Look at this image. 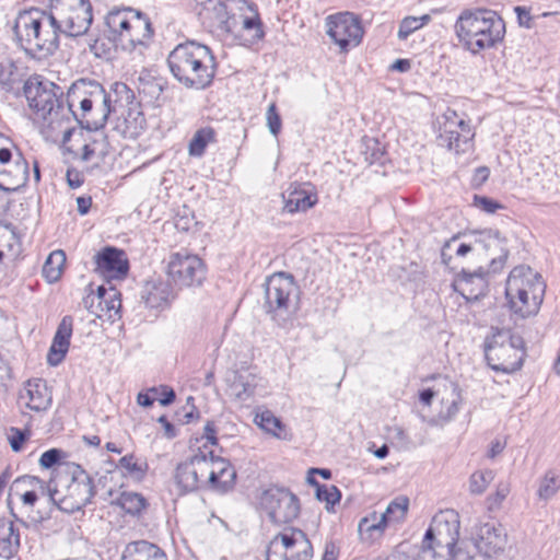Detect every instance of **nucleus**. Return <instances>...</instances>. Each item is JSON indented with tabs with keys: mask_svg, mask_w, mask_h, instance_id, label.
Returning <instances> with one entry per match:
<instances>
[{
	"mask_svg": "<svg viewBox=\"0 0 560 560\" xmlns=\"http://www.w3.org/2000/svg\"><path fill=\"white\" fill-rule=\"evenodd\" d=\"M173 77L186 89L205 90L215 77L217 60L211 49L195 40L178 44L167 57Z\"/></svg>",
	"mask_w": 560,
	"mask_h": 560,
	"instance_id": "1",
	"label": "nucleus"
},
{
	"mask_svg": "<svg viewBox=\"0 0 560 560\" xmlns=\"http://www.w3.org/2000/svg\"><path fill=\"white\" fill-rule=\"evenodd\" d=\"M13 31L21 47L38 59L52 55L59 47L61 31L49 12L38 9L20 12Z\"/></svg>",
	"mask_w": 560,
	"mask_h": 560,
	"instance_id": "2",
	"label": "nucleus"
},
{
	"mask_svg": "<svg viewBox=\"0 0 560 560\" xmlns=\"http://www.w3.org/2000/svg\"><path fill=\"white\" fill-rule=\"evenodd\" d=\"M455 33L464 48L478 54L503 39L505 24L492 10H465L455 23Z\"/></svg>",
	"mask_w": 560,
	"mask_h": 560,
	"instance_id": "3",
	"label": "nucleus"
},
{
	"mask_svg": "<svg viewBox=\"0 0 560 560\" xmlns=\"http://www.w3.org/2000/svg\"><path fill=\"white\" fill-rule=\"evenodd\" d=\"M23 92L30 108L39 118L47 120L48 126L52 129L61 127L65 121L70 120L73 100L69 101L66 106L63 91L57 84L35 75L25 81Z\"/></svg>",
	"mask_w": 560,
	"mask_h": 560,
	"instance_id": "4",
	"label": "nucleus"
},
{
	"mask_svg": "<svg viewBox=\"0 0 560 560\" xmlns=\"http://www.w3.org/2000/svg\"><path fill=\"white\" fill-rule=\"evenodd\" d=\"M546 284L541 276L528 266H516L510 272L505 295L511 310L527 317L536 314L542 302Z\"/></svg>",
	"mask_w": 560,
	"mask_h": 560,
	"instance_id": "5",
	"label": "nucleus"
},
{
	"mask_svg": "<svg viewBox=\"0 0 560 560\" xmlns=\"http://www.w3.org/2000/svg\"><path fill=\"white\" fill-rule=\"evenodd\" d=\"M55 489L57 506L67 513L82 510L95 495V487L92 477L79 465H67L62 470L56 471Z\"/></svg>",
	"mask_w": 560,
	"mask_h": 560,
	"instance_id": "6",
	"label": "nucleus"
},
{
	"mask_svg": "<svg viewBox=\"0 0 560 560\" xmlns=\"http://www.w3.org/2000/svg\"><path fill=\"white\" fill-rule=\"evenodd\" d=\"M108 38L124 50H132L137 45H144L153 31L149 19L132 9H115L105 18Z\"/></svg>",
	"mask_w": 560,
	"mask_h": 560,
	"instance_id": "7",
	"label": "nucleus"
},
{
	"mask_svg": "<svg viewBox=\"0 0 560 560\" xmlns=\"http://www.w3.org/2000/svg\"><path fill=\"white\" fill-rule=\"evenodd\" d=\"M485 355L488 365L506 374L518 371L525 358L524 341L510 329L492 328L491 336L485 342Z\"/></svg>",
	"mask_w": 560,
	"mask_h": 560,
	"instance_id": "8",
	"label": "nucleus"
},
{
	"mask_svg": "<svg viewBox=\"0 0 560 560\" xmlns=\"http://www.w3.org/2000/svg\"><path fill=\"white\" fill-rule=\"evenodd\" d=\"M69 97L80 98L81 116L86 129H103L109 115L116 110L112 94L93 81L81 80L72 85Z\"/></svg>",
	"mask_w": 560,
	"mask_h": 560,
	"instance_id": "9",
	"label": "nucleus"
},
{
	"mask_svg": "<svg viewBox=\"0 0 560 560\" xmlns=\"http://www.w3.org/2000/svg\"><path fill=\"white\" fill-rule=\"evenodd\" d=\"M459 538V520L454 511H444L436 514L424 534L422 542L427 546H435L446 552L452 560H472L462 549L455 550Z\"/></svg>",
	"mask_w": 560,
	"mask_h": 560,
	"instance_id": "10",
	"label": "nucleus"
},
{
	"mask_svg": "<svg viewBox=\"0 0 560 560\" xmlns=\"http://www.w3.org/2000/svg\"><path fill=\"white\" fill-rule=\"evenodd\" d=\"M49 14L62 34L77 37L89 30L93 16L89 0H50Z\"/></svg>",
	"mask_w": 560,
	"mask_h": 560,
	"instance_id": "11",
	"label": "nucleus"
},
{
	"mask_svg": "<svg viewBox=\"0 0 560 560\" xmlns=\"http://www.w3.org/2000/svg\"><path fill=\"white\" fill-rule=\"evenodd\" d=\"M471 241L460 243L455 248L458 257L466 256L469 252L487 253L491 258L489 262V271L493 273L500 272L508 259L509 249L508 241L497 230H485L471 233Z\"/></svg>",
	"mask_w": 560,
	"mask_h": 560,
	"instance_id": "12",
	"label": "nucleus"
},
{
	"mask_svg": "<svg viewBox=\"0 0 560 560\" xmlns=\"http://www.w3.org/2000/svg\"><path fill=\"white\" fill-rule=\"evenodd\" d=\"M438 126L436 141L440 147L457 154L472 149L475 132L471 129L470 120L460 117L454 109L447 108L438 118Z\"/></svg>",
	"mask_w": 560,
	"mask_h": 560,
	"instance_id": "13",
	"label": "nucleus"
},
{
	"mask_svg": "<svg viewBox=\"0 0 560 560\" xmlns=\"http://www.w3.org/2000/svg\"><path fill=\"white\" fill-rule=\"evenodd\" d=\"M313 547L306 534L299 528H290L278 534L267 549V560H311Z\"/></svg>",
	"mask_w": 560,
	"mask_h": 560,
	"instance_id": "14",
	"label": "nucleus"
},
{
	"mask_svg": "<svg viewBox=\"0 0 560 560\" xmlns=\"http://www.w3.org/2000/svg\"><path fill=\"white\" fill-rule=\"evenodd\" d=\"M299 287L294 277L280 271L267 278L265 282V308L267 313L288 312L298 298Z\"/></svg>",
	"mask_w": 560,
	"mask_h": 560,
	"instance_id": "15",
	"label": "nucleus"
},
{
	"mask_svg": "<svg viewBox=\"0 0 560 560\" xmlns=\"http://www.w3.org/2000/svg\"><path fill=\"white\" fill-rule=\"evenodd\" d=\"M260 506L275 524H287L300 513V503L295 494L283 488H269L260 497Z\"/></svg>",
	"mask_w": 560,
	"mask_h": 560,
	"instance_id": "16",
	"label": "nucleus"
},
{
	"mask_svg": "<svg viewBox=\"0 0 560 560\" xmlns=\"http://www.w3.org/2000/svg\"><path fill=\"white\" fill-rule=\"evenodd\" d=\"M206 265L197 255L174 253L167 264V276L175 285L199 287L206 279Z\"/></svg>",
	"mask_w": 560,
	"mask_h": 560,
	"instance_id": "17",
	"label": "nucleus"
},
{
	"mask_svg": "<svg viewBox=\"0 0 560 560\" xmlns=\"http://www.w3.org/2000/svg\"><path fill=\"white\" fill-rule=\"evenodd\" d=\"M326 33L331 40L346 52L351 45L358 46L363 37V28L358 15L352 12H339L325 19Z\"/></svg>",
	"mask_w": 560,
	"mask_h": 560,
	"instance_id": "18",
	"label": "nucleus"
},
{
	"mask_svg": "<svg viewBox=\"0 0 560 560\" xmlns=\"http://www.w3.org/2000/svg\"><path fill=\"white\" fill-rule=\"evenodd\" d=\"M94 264V272L107 280L122 279L129 269L124 250L112 246L95 254Z\"/></svg>",
	"mask_w": 560,
	"mask_h": 560,
	"instance_id": "19",
	"label": "nucleus"
},
{
	"mask_svg": "<svg viewBox=\"0 0 560 560\" xmlns=\"http://www.w3.org/2000/svg\"><path fill=\"white\" fill-rule=\"evenodd\" d=\"M475 546L485 557H493L503 551L506 544V533L501 525L481 524L474 538Z\"/></svg>",
	"mask_w": 560,
	"mask_h": 560,
	"instance_id": "20",
	"label": "nucleus"
},
{
	"mask_svg": "<svg viewBox=\"0 0 560 560\" xmlns=\"http://www.w3.org/2000/svg\"><path fill=\"white\" fill-rule=\"evenodd\" d=\"M174 298L172 285L162 279L147 281L141 291V300L151 310L162 311L168 307Z\"/></svg>",
	"mask_w": 560,
	"mask_h": 560,
	"instance_id": "21",
	"label": "nucleus"
},
{
	"mask_svg": "<svg viewBox=\"0 0 560 560\" xmlns=\"http://www.w3.org/2000/svg\"><path fill=\"white\" fill-rule=\"evenodd\" d=\"M19 400L24 402L27 408L34 411L47 410L52 401L46 382L42 378L27 381L20 390Z\"/></svg>",
	"mask_w": 560,
	"mask_h": 560,
	"instance_id": "22",
	"label": "nucleus"
},
{
	"mask_svg": "<svg viewBox=\"0 0 560 560\" xmlns=\"http://www.w3.org/2000/svg\"><path fill=\"white\" fill-rule=\"evenodd\" d=\"M72 329L73 318L70 315L63 316L47 354V361L51 366H57L65 359L70 346Z\"/></svg>",
	"mask_w": 560,
	"mask_h": 560,
	"instance_id": "23",
	"label": "nucleus"
},
{
	"mask_svg": "<svg viewBox=\"0 0 560 560\" xmlns=\"http://www.w3.org/2000/svg\"><path fill=\"white\" fill-rule=\"evenodd\" d=\"M489 273L493 272L489 271V269L486 271L482 267L478 268V270L474 272L463 270L460 275L463 295L474 301L486 295L488 291V280L486 276Z\"/></svg>",
	"mask_w": 560,
	"mask_h": 560,
	"instance_id": "24",
	"label": "nucleus"
},
{
	"mask_svg": "<svg viewBox=\"0 0 560 560\" xmlns=\"http://www.w3.org/2000/svg\"><path fill=\"white\" fill-rule=\"evenodd\" d=\"M282 197L288 213L304 212L317 202L315 192L301 187H290Z\"/></svg>",
	"mask_w": 560,
	"mask_h": 560,
	"instance_id": "25",
	"label": "nucleus"
},
{
	"mask_svg": "<svg viewBox=\"0 0 560 560\" xmlns=\"http://www.w3.org/2000/svg\"><path fill=\"white\" fill-rule=\"evenodd\" d=\"M202 7L200 15L209 20L212 26L230 32V13L223 0H200Z\"/></svg>",
	"mask_w": 560,
	"mask_h": 560,
	"instance_id": "26",
	"label": "nucleus"
},
{
	"mask_svg": "<svg viewBox=\"0 0 560 560\" xmlns=\"http://www.w3.org/2000/svg\"><path fill=\"white\" fill-rule=\"evenodd\" d=\"M122 560H167V557L158 545L138 540L126 547Z\"/></svg>",
	"mask_w": 560,
	"mask_h": 560,
	"instance_id": "27",
	"label": "nucleus"
},
{
	"mask_svg": "<svg viewBox=\"0 0 560 560\" xmlns=\"http://www.w3.org/2000/svg\"><path fill=\"white\" fill-rule=\"evenodd\" d=\"M214 458L215 456L212 451H206V445L191 456L192 466H195L200 486L210 485L211 487L215 480L217 475L213 471Z\"/></svg>",
	"mask_w": 560,
	"mask_h": 560,
	"instance_id": "28",
	"label": "nucleus"
},
{
	"mask_svg": "<svg viewBox=\"0 0 560 560\" xmlns=\"http://www.w3.org/2000/svg\"><path fill=\"white\" fill-rule=\"evenodd\" d=\"M20 547V534L13 526V521L0 518V557L9 558Z\"/></svg>",
	"mask_w": 560,
	"mask_h": 560,
	"instance_id": "29",
	"label": "nucleus"
},
{
	"mask_svg": "<svg viewBox=\"0 0 560 560\" xmlns=\"http://www.w3.org/2000/svg\"><path fill=\"white\" fill-rule=\"evenodd\" d=\"M213 471L217 475L211 488L220 491H226L233 487L236 478L235 469L223 458L215 457Z\"/></svg>",
	"mask_w": 560,
	"mask_h": 560,
	"instance_id": "30",
	"label": "nucleus"
},
{
	"mask_svg": "<svg viewBox=\"0 0 560 560\" xmlns=\"http://www.w3.org/2000/svg\"><path fill=\"white\" fill-rule=\"evenodd\" d=\"M174 478L182 492H190L200 487L191 457L176 467Z\"/></svg>",
	"mask_w": 560,
	"mask_h": 560,
	"instance_id": "31",
	"label": "nucleus"
},
{
	"mask_svg": "<svg viewBox=\"0 0 560 560\" xmlns=\"http://www.w3.org/2000/svg\"><path fill=\"white\" fill-rule=\"evenodd\" d=\"M217 141V132L212 127H203L198 129L188 144V153L190 156L201 158L208 144Z\"/></svg>",
	"mask_w": 560,
	"mask_h": 560,
	"instance_id": "32",
	"label": "nucleus"
},
{
	"mask_svg": "<svg viewBox=\"0 0 560 560\" xmlns=\"http://www.w3.org/2000/svg\"><path fill=\"white\" fill-rule=\"evenodd\" d=\"M16 483H25L30 488L34 489L38 495L42 497H48L49 500L57 505V497L58 494H55V489L58 490L59 487L56 483V474L54 477L50 478L48 482H45L40 478L36 476H23L21 478H18L15 480Z\"/></svg>",
	"mask_w": 560,
	"mask_h": 560,
	"instance_id": "33",
	"label": "nucleus"
},
{
	"mask_svg": "<svg viewBox=\"0 0 560 560\" xmlns=\"http://www.w3.org/2000/svg\"><path fill=\"white\" fill-rule=\"evenodd\" d=\"M386 527L385 522L382 521V515L372 512L360 520L358 532L362 539L372 540L376 536H381Z\"/></svg>",
	"mask_w": 560,
	"mask_h": 560,
	"instance_id": "34",
	"label": "nucleus"
},
{
	"mask_svg": "<svg viewBox=\"0 0 560 560\" xmlns=\"http://www.w3.org/2000/svg\"><path fill=\"white\" fill-rule=\"evenodd\" d=\"M65 264L66 254L63 250L56 249L51 252L43 266V276L49 283L58 281L62 275Z\"/></svg>",
	"mask_w": 560,
	"mask_h": 560,
	"instance_id": "35",
	"label": "nucleus"
},
{
	"mask_svg": "<svg viewBox=\"0 0 560 560\" xmlns=\"http://www.w3.org/2000/svg\"><path fill=\"white\" fill-rule=\"evenodd\" d=\"M408 506L409 500L407 497H397L388 504L385 512L381 513L382 521L385 522L386 526L401 522L407 515Z\"/></svg>",
	"mask_w": 560,
	"mask_h": 560,
	"instance_id": "36",
	"label": "nucleus"
},
{
	"mask_svg": "<svg viewBox=\"0 0 560 560\" xmlns=\"http://www.w3.org/2000/svg\"><path fill=\"white\" fill-rule=\"evenodd\" d=\"M117 504L130 515H139L147 506L145 499L137 493L131 491H124L117 499Z\"/></svg>",
	"mask_w": 560,
	"mask_h": 560,
	"instance_id": "37",
	"label": "nucleus"
},
{
	"mask_svg": "<svg viewBox=\"0 0 560 560\" xmlns=\"http://www.w3.org/2000/svg\"><path fill=\"white\" fill-rule=\"evenodd\" d=\"M231 387L238 399L246 400L247 398L254 395L256 387V377L250 373L246 375L237 374Z\"/></svg>",
	"mask_w": 560,
	"mask_h": 560,
	"instance_id": "38",
	"label": "nucleus"
},
{
	"mask_svg": "<svg viewBox=\"0 0 560 560\" xmlns=\"http://www.w3.org/2000/svg\"><path fill=\"white\" fill-rule=\"evenodd\" d=\"M256 423L267 433L282 438L284 425L279 418H277L271 411L266 410L256 416Z\"/></svg>",
	"mask_w": 560,
	"mask_h": 560,
	"instance_id": "39",
	"label": "nucleus"
},
{
	"mask_svg": "<svg viewBox=\"0 0 560 560\" xmlns=\"http://www.w3.org/2000/svg\"><path fill=\"white\" fill-rule=\"evenodd\" d=\"M431 21V16L429 14H424L420 18L417 16H407L405 18L399 25L398 30V38L405 40L408 38L417 30L421 28L425 24Z\"/></svg>",
	"mask_w": 560,
	"mask_h": 560,
	"instance_id": "40",
	"label": "nucleus"
},
{
	"mask_svg": "<svg viewBox=\"0 0 560 560\" xmlns=\"http://www.w3.org/2000/svg\"><path fill=\"white\" fill-rule=\"evenodd\" d=\"M493 479L494 471L491 469L474 472L469 480L470 492L472 494H482Z\"/></svg>",
	"mask_w": 560,
	"mask_h": 560,
	"instance_id": "41",
	"label": "nucleus"
},
{
	"mask_svg": "<svg viewBox=\"0 0 560 560\" xmlns=\"http://www.w3.org/2000/svg\"><path fill=\"white\" fill-rule=\"evenodd\" d=\"M125 125L124 133L135 137L145 127L144 115L138 109L129 108L128 115L125 117Z\"/></svg>",
	"mask_w": 560,
	"mask_h": 560,
	"instance_id": "42",
	"label": "nucleus"
},
{
	"mask_svg": "<svg viewBox=\"0 0 560 560\" xmlns=\"http://www.w3.org/2000/svg\"><path fill=\"white\" fill-rule=\"evenodd\" d=\"M315 497L318 501L326 502L327 505H334L340 501L341 493L336 486L323 485L316 489Z\"/></svg>",
	"mask_w": 560,
	"mask_h": 560,
	"instance_id": "43",
	"label": "nucleus"
},
{
	"mask_svg": "<svg viewBox=\"0 0 560 560\" xmlns=\"http://www.w3.org/2000/svg\"><path fill=\"white\" fill-rule=\"evenodd\" d=\"M165 86H166V82H164L161 79L153 78L151 80H148L143 84L142 93L148 94L152 98H155V101L160 105L161 103L164 102V97H162V94L164 92Z\"/></svg>",
	"mask_w": 560,
	"mask_h": 560,
	"instance_id": "44",
	"label": "nucleus"
},
{
	"mask_svg": "<svg viewBox=\"0 0 560 560\" xmlns=\"http://www.w3.org/2000/svg\"><path fill=\"white\" fill-rule=\"evenodd\" d=\"M120 293L110 287L108 290V296L103 301V311L108 313V318H113L114 315H118L121 307Z\"/></svg>",
	"mask_w": 560,
	"mask_h": 560,
	"instance_id": "45",
	"label": "nucleus"
},
{
	"mask_svg": "<svg viewBox=\"0 0 560 560\" xmlns=\"http://www.w3.org/2000/svg\"><path fill=\"white\" fill-rule=\"evenodd\" d=\"M406 560L412 559L406 556ZM413 560H452V558L446 556V552L435 548V546H427V544L422 542L421 550Z\"/></svg>",
	"mask_w": 560,
	"mask_h": 560,
	"instance_id": "46",
	"label": "nucleus"
},
{
	"mask_svg": "<svg viewBox=\"0 0 560 560\" xmlns=\"http://www.w3.org/2000/svg\"><path fill=\"white\" fill-rule=\"evenodd\" d=\"M243 28L246 31H253L252 43H257L262 39L265 32L259 14L256 12L254 16H247L243 20Z\"/></svg>",
	"mask_w": 560,
	"mask_h": 560,
	"instance_id": "47",
	"label": "nucleus"
},
{
	"mask_svg": "<svg viewBox=\"0 0 560 560\" xmlns=\"http://www.w3.org/2000/svg\"><path fill=\"white\" fill-rule=\"evenodd\" d=\"M94 132L88 139V142L96 150L98 155L105 156L108 153L109 143L107 136L102 129H92Z\"/></svg>",
	"mask_w": 560,
	"mask_h": 560,
	"instance_id": "48",
	"label": "nucleus"
},
{
	"mask_svg": "<svg viewBox=\"0 0 560 560\" xmlns=\"http://www.w3.org/2000/svg\"><path fill=\"white\" fill-rule=\"evenodd\" d=\"M119 467L126 469L130 475L141 478L144 475L147 465L139 464L135 456L129 454L119 459Z\"/></svg>",
	"mask_w": 560,
	"mask_h": 560,
	"instance_id": "49",
	"label": "nucleus"
},
{
	"mask_svg": "<svg viewBox=\"0 0 560 560\" xmlns=\"http://www.w3.org/2000/svg\"><path fill=\"white\" fill-rule=\"evenodd\" d=\"M112 92L116 95L117 100H115V103H122L126 104H132L135 100V94L129 86L124 82H115L112 85Z\"/></svg>",
	"mask_w": 560,
	"mask_h": 560,
	"instance_id": "50",
	"label": "nucleus"
},
{
	"mask_svg": "<svg viewBox=\"0 0 560 560\" xmlns=\"http://www.w3.org/2000/svg\"><path fill=\"white\" fill-rule=\"evenodd\" d=\"M560 481L553 476H546L539 487L538 494L541 499L551 498L559 489Z\"/></svg>",
	"mask_w": 560,
	"mask_h": 560,
	"instance_id": "51",
	"label": "nucleus"
},
{
	"mask_svg": "<svg viewBox=\"0 0 560 560\" xmlns=\"http://www.w3.org/2000/svg\"><path fill=\"white\" fill-rule=\"evenodd\" d=\"M30 433L27 431L12 427L10 429L9 442L13 452H20L23 444L28 440Z\"/></svg>",
	"mask_w": 560,
	"mask_h": 560,
	"instance_id": "52",
	"label": "nucleus"
},
{
	"mask_svg": "<svg viewBox=\"0 0 560 560\" xmlns=\"http://www.w3.org/2000/svg\"><path fill=\"white\" fill-rule=\"evenodd\" d=\"M267 126L269 131L277 136L281 130V118L278 114L277 106L275 103H271L266 113Z\"/></svg>",
	"mask_w": 560,
	"mask_h": 560,
	"instance_id": "53",
	"label": "nucleus"
},
{
	"mask_svg": "<svg viewBox=\"0 0 560 560\" xmlns=\"http://www.w3.org/2000/svg\"><path fill=\"white\" fill-rule=\"evenodd\" d=\"M61 455V450L50 448L42 454L39 465L44 468H51L60 460Z\"/></svg>",
	"mask_w": 560,
	"mask_h": 560,
	"instance_id": "54",
	"label": "nucleus"
},
{
	"mask_svg": "<svg viewBox=\"0 0 560 560\" xmlns=\"http://www.w3.org/2000/svg\"><path fill=\"white\" fill-rule=\"evenodd\" d=\"M475 206L487 213H494L498 209L503 208L498 201L483 196H475Z\"/></svg>",
	"mask_w": 560,
	"mask_h": 560,
	"instance_id": "55",
	"label": "nucleus"
},
{
	"mask_svg": "<svg viewBox=\"0 0 560 560\" xmlns=\"http://www.w3.org/2000/svg\"><path fill=\"white\" fill-rule=\"evenodd\" d=\"M89 290L90 292L82 299V304L84 308H86L90 313L96 315L97 317H102L103 315L98 313L100 306H97V300L95 298L92 284L89 285Z\"/></svg>",
	"mask_w": 560,
	"mask_h": 560,
	"instance_id": "56",
	"label": "nucleus"
},
{
	"mask_svg": "<svg viewBox=\"0 0 560 560\" xmlns=\"http://www.w3.org/2000/svg\"><path fill=\"white\" fill-rule=\"evenodd\" d=\"M460 234H456L452 236L442 247L441 250V258L443 264L448 265L452 260V250L454 249L455 245L457 244V241L459 238Z\"/></svg>",
	"mask_w": 560,
	"mask_h": 560,
	"instance_id": "57",
	"label": "nucleus"
},
{
	"mask_svg": "<svg viewBox=\"0 0 560 560\" xmlns=\"http://www.w3.org/2000/svg\"><path fill=\"white\" fill-rule=\"evenodd\" d=\"M11 515L14 517L16 522H19L22 526L28 528L31 526L37 527L39 524H42L45 520L48 518V516H45L40 514L39 512L37 515L28 516L30 521H25L23 518L18 517V515L11 510Z\"/></svg>",
	"mask_w": 560,
	"mask_h": 560,
	"instance_id": "58",
	"label": "nucleus"
},
{
	"mask_svg": "<svg viewBox=\"0 0 560 560\" xmlns=\"http://www.w3.org/2000/svg\"><path fill=\"white\" fill-rule=\"evenodd\" d=\"M150 393H152L154 396H151L149 393H139L138 396H137V401L140 406L142 407H151L154 402V400L156 399V396L160 394V389L159 388H150L149 390Z\"/></svg>",
	"mask_w": 560,
	"mask_h": 560,
	"instance_id": "59",
	"label": "nucleus"
},
{
	"mask_svg": "<svg viewBox=\"0 0 560 560\" xmlns=\"http://www.w3.org/2000/svg\"><path fill=\"white\" fill-rule=\"evenodd\" d=\"M514 11L517 15L518 24L526 28H530L532 27V15H530L529 10H527L524 7H515Z\"/></svg>",
	"mask_w": 560,
	"mask_h": 560,
	"instance_id": "60",
	"label": "nucleus"
},
{
	"mask_svg": "<svg viewBox=\"0 0 560 560\" xmlns=\"http://www.w3.org/2000/svg\"><path fill=\"white\" fill-rule=\"evenodd\" d=\"M160 390L161 397L158 399L162 406H168L175 400L176 395L173 388L168 386H162Z\"/></svg>",
	"mask_w": 560,
	"mask_h": 560,
	"instance_id": "61",
	"label": "nucleus"
},
{
	"mask_svg": "<svg viewBox=\"0 0 560 560\" xmlns=\"http://www.w3.org/2000/svg\"><path fill=\"white\" fill-rule=\"evenodd\" d=\"M205 434L203 438L207 440V442L203 445H217L218 439H217V430L214 428L213 422L208 421L205 425Z\"/></svg>",
	"mask_w": 560,
	"mask_h": 560,
	"instance_id": "62",
	"label": "nucleus"
},
{
	"mask_svg": "<svg viewBox=\"0 0 560 560\" xmlns=\"http://www.w3.org/2000/svg\"><path fill=\"white\" fill-rule=\"evenodd\" d=\"M67 182L71 188H79L82 185L83 179L78 171L69 170L67 172Z\"/></svg>",
	"mask_w": 560,
	"mask_h": 560,
	"instance_id": "63",
	"label": "nucleus"
},
{
	"mask_svg": "<svg viewBox=\"0 0 560 560\" xmlns=\"http://www.w3.org/2000/svg\"><path fill=\"white\" fill-rule=\"evenodd\" d=\"M159 423L162 424L164 429V433L168 439H173L176 436V429L175 427L167 420L165 416H161L158 419Z\"/></svg>",
	"mask_w": 560,
	"mask_h": 560,
	"instance_id": "64",
	"label": "nucleus"
}]
</instances>
